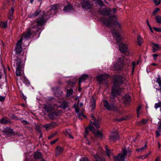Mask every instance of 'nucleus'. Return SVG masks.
Here are the masks:
<instances>
[{
	"label": "nucleus",
	"mask_w": 161,
	"mask_h": 161,
	"mask_svg": "<svg viewBox=\"0 0 161 161\" xmlns=\"http://www.w3.org/2000/svg\"><path fill=\"white\" fill-rule=\"evenodd\" d=\"M132 66H133V68H132V70H133V72L134 71V67L136 65V63L134 61H133L132 63Z\"/></svg>",
	"instance_id": "obj_51"
},
{
	"label": "nucleus",
	"mask_w": 161,
	"mask_h": 161,
	"mask_svg": "<svg viewBox=\"0 0 161 161\" xmlns=\"http://www.w3.org/2000/svg\"><path fill=\"white\" fill-rule=\"evenodd\" d=\"M80 4L82 8L85 10H88L93 8V4L90 0H81Z\"/></svg>",
	"instance_id": "obj_6"
},
{
	"label": "nucleus",
	"mask_w": 161,
	"mask_h": 161,
	"mask_svg": "<svg viewBox=\"0 0 161 161\" xmlns=\"http://www.w3.org/2000/svg\"><path fill=\"white\" fill-rule=\"evenodd\" d=\"M108 76L109 75H108L104 74L97 76L96 77V78L98 81L100 83H101L103 80L108 77Z\"/></svg>",
	"instance_id": "obj_14"
},
{
	"label": "nucleus",
	"mask_w": 161,
	"mask_h": 161,
	"mask_svg": "<svg viewBox=\"0 0 161 161\" xmlns=\"http://www.w3.org/2000/svg\"><path fill=\"white\" fill-rule=\"evenodd\" d=\"M92 120H90V130L93 133H94L95 136L100 139L103 137V135L102 133L98 130H96L93 127V125H94L97 128L99 127V119H96L93 115H91Z\"/></svg>",
	"instance_id": "obj_3"
},
{
	"label": "nucleus",
	"mask_w": 161,
	"mask_h": 161,
	"mask_svg": "<svg viewBox=\"0 0 161 161\" xmlns=\"http://www.w3.org/2000/svg\"><path fill=\"white\" fill-rule=\"evenodd\" d=\"M65 135L67 137L72 139H74V137L71 135V131L70 129H67L65 130Z\"/></svg>",
	"instance_id": "obj_22"
},
{
	"label": "nucleus",
	"mask_w": 161,
	"mask_h": 161,
	"mask_svg": "<svg viewBox=\"0 0 161 161\" xmlns=\"http://www.w3.org/2000/svg\"><path fill=\"white\" fill-rule=\"evenodd\" d=\"M64 151L63 148L59 146H58L56 148V156L60 155Z\"/></svg>",
	"instance_id": "obj_19"
},
{
	"label": "nucleus",
	"mask_w": 161,
	"mask_h": 161,
	"mask_svg": "<svg viewBox=\"0 0 161 161\" xmlns=\"http://www.w3.org/2000/svg\"><path fill=\"white\" fill-rule=\"evenodd\" d=\"M91 105L92 107V109H94L95 106V101L94 99H93V102L91 103Z\"/></svg>",
	"instance_id": "obj_40"
},
{
	"label": "nucleus",
	"mask_w": 161,
	"mask_h": 161,
	"mask_svg": "<svg viewBox=\"0 0 161 161\" xmlns=\"http://www.w3.org/2000/svg\"><path fill=\"white\" fill-rule=\"evenodd\" d=\"M41 12V11L40 10H39V9L37 10L30 17H36Z\"/></svg>",
	"instance_id": "obj_31"
},
{
	"label": "nucleus",
	"mask_w": 161,
	"mask_h": 161,
	"mask_svg": "<svg viewBox=\"0 0 161 161\" xmlns=\"http://www.w3.org/2000/svg\"><path fill=\"white\" fill-rule=\"evenodd\" d=\"M154 30H156V31L161 30V28H154Z\"/></svg>",
	"instance_id": "obj_63"
},
{
	"label": "nucleus",
	"mask_w": 161,
	"mask_h": 161,
	"mask_svg": "<svg viewBox=\"0 0 161 161\" xmlns=\"http://www.w3.org/2000/svg\"><path fill=\"white\" fill-rule=\"evenodd\" d=\"M161 107V102H159L158 103L155 104L154 107L156 109H157L159 107Z\"/></svg>",
	"instance_id": "obj_39"
},
{
	"label": "nucleus",
	"mask_w": 161,
	"mask_h": 161,
	"mask_svg": "<svg viewBox=\"0 0 161 161\" xmlns=\"http://www.w3.org/2000/svg\"><path fill=\"white\" fill-rule=\"evenodd\" d=\"M156 21L157 23H161V17L159 15L155 16Z\"/></svg>",
	"instance_id": "obj_36"
},
{
	"label": "nucleus",
	"mask_w": 161,
	"mask_h": 161,
	"mask_svg": "<svg viewBox=\"0 0 161 161\" xmlns=\"http://www.w3.org/2000/svg\"><path fill=\"white\" fill-rule=\"evenodd\" d=\"M73 91L72 89H69L67 90V96H71L73 93Z\"/></svg>",
	"instance_id": "obj_35"
},
{
	"label": "nucleus",
	"mask_w": 161,
	"mask_h": 161,
	"mask_svg": "<svg viewBox=\"0 0 161 161\" xmlns=\"http://www.w3.org/2000/svg\"><path fill=\"white\" fill-rule=\"evenodd\" d=\"M31 35V33L30 31H28L26 33L23 34L21 36V38L27 39L30 37Z\"/></svg>",
	"instance_id": "obj_20"
},
{
	"label": "nucleus",
	"mask_w": 161,
	"mask_h": 161,
	"mask_svg": "<svg viewBox=\"0 0 161 161\" xmlns=\"http://www.w3.org/2000/svg\"><path fill=\"white\" fill-rule=\"evenodd\" d=\"M125 120V119H123V118H121L120 119H116V120L119 122H120L122 120Z\"/></svg>",
	"instance_id": "obj_54"
},
{
	"label": "nucleus",
	"mask_w": 161,
	"mask_h": 161,
	"mask_svg": "<svg viewBox=\"0 0 161 161\" xmlns=\"http://www.w3.org/2000/svg\"><path fill=\"white\" fill-rule=\"evenodd\" d=\"M72 9L73 7L70 5H68L64 7V10L66 12H69Z\"/></svg>",
	"instance_id": "obj_23"
},
{
	"label": "nucleus",
	"mask_w": 161,
	"mask_h": 161,
	"mask_svg": "<svg viewBox=\"0 0 161 161\" xmlns=\"http://www.w3.org/2000/svg\"><path fill=\"white\" fill-rule=\"evenodd\" d=\"M94 157L95 158V160L94 161H104L102 158L98 156L97 155H94Z\"/></svg>",
	"instance_id": "obj_33"
},
{
	"label": "nucleus",
	"mask_w": 161,
	"mask_h": 161,
	"mask_svg": "<svg viewBox=\"0 0 161 161\" xmlns=\"http://www.w3.org/2000/svg\"><path fill=\"white\" fill-rule=\"evenodd\" d=\"M5 99V97L3 96H0V101H3Z\"/></svg>",
	"instance_id": "obj_47"
},
{
	"label": "nucleus",
	"mask_w": 161,
	"mask_h": 161,
	"mask_svg": "<svg viewBox=\"0 0 161 161\" xmlns=\"http://www.w3.org/2000/svg\"><path fill=\"white\" fill-rule=\"evenodd\" d=\"M119 51L122 53H125L127 51V45L123 42H120L119 43Z\"/></svg>",
	"instance_id": "obj_12"
},
{
	"label": "nucleus",
	"mask_w": 161,
	"mask_h": 161,
	"mask_svg": "<svg viewBox=\"0 0 161 161\" xmlns=\"http://www.w3.org/2000/svg\"><path fill=\"white\" fill-rule=\"evenodd\" d=\"M154 60H155L157 59V57L158 56V55L157 54H154L153 55Z\"/></svg>",
	"instance_id": "obj_50"
},
{
	"label": "nucleus",
	"mask_w": 161,
	"mask_h": 161,
	"mask_svg": "<svg viewBox=\"0 0 161 161\" xmlns=\"http://www.w3.org/2000/svg\"><path fill=\"white\" fill-rule=\"evenodd\" d=\"M148 121V120L147 119H143L142 121H141L139 122V125H141L142 124H145L147 123Z\"/></svg>",
	"instance_id": "obj_37"
},
{
	"label": "nucleus",
	"mask_w": 161,
	"mask_h": 161,
	"mask_svg": "<svg viewBox=\"0 0 161 161\" xmlns=\"http://www.w3.org/2000/svg\"><path fill=\"white\" fill-rule=\"evenodd\" d=\"M82 116H83V117H84V118H86V116L85 115H84L82 114H79V119H80V117Z\"/></svg>",
	"instance_id": "obj_57"
},
{
	"label": "nucleus",
	"mask_w": 161,
	"mask_h": 161,
	"mask_svg": "<svg viewBox=\"0 0 161 161\" xmlns=\"http://www.w3.org/2000/svg\"><path fill=\"white\" fill-rule=\"evenodd\" d=\"M158 130L161 131V123H160L158 126Z\"/></svg>",
	"instance_id": "obj_53"
},
{
	"label": "nucleus",
	"mask_w": 161,
	"mask_h": 161,
	"mask_svg": "<svg viewBox=\"0 0 161 161\" xmlns=\"http://www.w3.org/2000/svg\"><path fill=\"white\" fill-rule=\"evenodd\" d=\"M111 12V10L109 8H101L99 10L100 14L102 15L106 16L108 15Z\"/></svg>",
	"instance_id": "obj_10"
},
{
	"label": "nucleus",
	"mask_w": 161,
	"mask_h": 161,
	"mask_svg": "<svg viewBox=\"0 0 161 161\" xmlns=\"http://www.w3.org/2000/svg\"><path fill=\"white\" fill-rule=\"evenodd\" d=\"M147 25H148V26H149V29H150V30H152V29L151 26H150L149 24V23H148V20H147Z\"/></svg>",
	"instance_id": "obj_60"
},
{
	"label": "nucleus",
	"mask_w": 161,
	"mask_h": 161,
	"mask_svg": "<svg viewBox=\"0 0 161 161\" xmlns=\"http://www.w3.org/2000/svg\"><path fill=\"white\" fill-rule=\"evenodd\" d=\"M131 152L129 147H125L123 148L122 153H119L117 157H114V161H125V158L130 157Z\"/></svg>",
	"instance_id": "obj_4"
},
{
	"label": "nucleus",
	"mask_w": 161,
	"mask_h": 161,
	"mask_svg": "<svg viewBox=\"0 0 161 161\" xmlns=\"http://www.w3.org/2000/svg\"><path fill=\"white\" fill-rule=\"evenodd\" d=\"M160 131H159L158 130L156 131V137H158V136H160V134L159 133V132Z\"/></svg>",
	"instance_id": "obj_49"
},
{
	"label": "nucleus",
	"mask_w": 161,
	"mask_h": 161,
	"mask_svg": "<svg viewBox=\"0 0 161 161\" xmlns=\"http://www.w3.org/2000/svg\"><path fill=\"white\" fill-rule=\"evenodd\" d=\"M10 120L6 119L3 118L0 120V122L2 124H7L9 122Z\"/></svg>",
	"instance_id": "obj_27"
},
{
	"label": "nucleus",
	"mask_w": 161,
	"mask_h": 161,
	"mask_svg": "<svg viewBox=\"0 0 161 161\" xmlns=\"http://www.w3.org/2000/svg\"><path fill=\"white\" fill-rule=\"evenodd\" d=\"M107 146H106L105 147L106 149V151L107 153V155L109 157H110V155H111V152L107 148Z\"/></svg>",
	"instance_id": "obj_38"
},
{
	"label": "nucleus",
	"mask_w": 161,
	"mask_h": 161,
	"mask_svg": "<svg viewBox=\"0 0 161 161\" xmlns=\"http://www.w3.org/2000/svg\"><path fill=\"white\" fill-rule=\"evenodd\" d=\"M103 103L104 107L108 109L109 110H113L114 109V105L113 104H109L107 101L103 100Z\"/></svg>",
	"instance_id": "obj_13"
},
{
	"label": "nucleus",
	"mask_w": 161,
	"mask_h": 161,
	"mask_svg": "<svg viewBox=\"0 0 161 161\" xmlns=\"http://www.w3.org/2000/svg\"><path fill=\"white\" fill-rule=\"evenodd\" d=\"M119 139L117 132H113L110 136V140L113 142H115Z\"/></svg>",
	"instance_id": "obj_11"
},
{
	"label": "nucleus",
	"mask_w": 161,
	"mask_h": 161,
	"mask_svg": "<svg viewBox=\"0 0 161 161\" xmlns=\"http://www.w3.org/2000/svg\"><path fill=\"white\" fill-rule=\"evenodd\" d=\"M58 8V6L57 5H53L51 6L50 11L46 14L43 12L42 14H41L42 17H39L36 20L37 26H42L45 24L46 22V20L45 18H49L51 16V15L55 14Z\"/></svg>",
	"instance_id": "obj_1"
},
{
	"label": "nucleus",
	"mask_w": 161,
	"mask_h": 161,
	"mask_svg": "<svg viewBox=\"0 0 161 161\" xmlns=\"http://www.w3.org/2000/svg\"><path fill=\"white\" fill-rule=\"evenodd\" d=\"M53 114H50L48 115V116L50 119H52L53 118L52 117V116Z\"/></svg>",
	"instance_id": "obj_58"
},
{
	"label": "nucleus",
	"mask_w": 161,
	"mask_h": 161,
	"mask_svg": "<svg viewBox=\"0 0 161 161\" xmlns=\"http://www.w3.org/2000/svg\"><path fill=\"white\" fill-rule=\"evenodd\" d=\"M147 148V144L146 143L145 145L142 147L136 149V151L138 152H142L143 151L146 149Z\"/></svg>",
	"instance_id": "obj_25"
},
{
	"label": "nucleus",
	"mask_w": 161,
	"mask_h": 161,
	"mask_svg": "<svg viewBox=\"0 0 161 161\" xmlns=\"http://www.w3.org/2000/svg\"><path fill=\"white\" fill-rule=\"evenodd\" d=\"M68 103L65 101H63L61 102L59 107L65 109L68 107Z\"/></svg>",
	"instance_id": "obj_21"
},
{
	"label": "nucleus",
	"mask_w": 161,
	"mask_h": 161,
	"mask_svg": "<svg viewBox=\"0 0 161 161\" xmlns=\"http://www.w3.org/2000/svg\"><path fill=\"white\" fill-rule=\"evenodd\" d=\"M56 133H55V134H52L50 136L48 137V139H50L52 138L55 135Z\"/></svg>",
	"instance_id": "obj_56"
},
{
	"label": "nucleus",
	"mask_w": 161,
	"mask_h": 161,
	"mask_svg": "<svg viewBox=\"0 0 161 161\" xmlns=\"http://www.w3.org/2000/svg\"><path fill=\"white\" fill-rule=\"evenodd\" d=\"M116 17L113 15L109 17V19H105L103 21V23L108 26H111L115 24V21Z\"/></svg>",
	"instance_id": "obj_7"
},
{
	"label": "nucleus",
	"mask_w": 161,
	"mask_h": 161,
	"mask_svg": "<svg viewBox=\"0 0 161 161\" xmlns=\"http://www.w3.org/2000/svg\"><path fill=\"white\" fill-rule=\"evenodd\" d=\"M155 47L153 46V53L155 52L157 50V49H156L155 48Z\"/></svg>",
	"instance_id": "obj_62"
},
{
	"label": "nucleus",
	"mask_w": 161,
	"mask_h": 161,
	"mask_svg": "<svg viewBox=\"0 0 161 161\" xmlns=\"http://www.w3.org/2000/svg\"><path fill=\"white\" fill-rule=\"evenodd\" d=\"M153 2L155 3L156 5H157V3H158V0H153Z\"/></svg>",
	"instance_id": "obj_61"
},
{
	"label": "nucleus",
	"mask_w": 161,
	"mask_h": 161,
	"mask_svg": "<svg viewBox=\"0 0 161 161\" xmlns=\"http://www.w3.org/2000/svg\"><path fill=\"white\" fill-rule=\"evenodd\" d=\"M88 77V75L86 74H84L83 75L80 77V78L79 81V88L80 87V85L81 82L87 79Z\"/></svg>",
	"instance_id": "obj_15"
},
{
	"label": "nucleus",
	"mask_w": 161,
	"mask_h": 161,
	"mask_svg": "<svg viewBox=\"0 0 161 161\" xmlns=\"http://www.w3.org/2000/svg\"><path fill=\"white\" fill-rule=\"evenodd\" d=\"M80 161H89V160L86 158H82L80 159Z\"/></svg>",
	"instance_id": "obj_45"
},
{
	"label": "nucleus",
	"mask_w": 161,
	"mask_h": 161,
	"mask_svg": "<svg viewBox=\"0 0 161 161\" xmlns=\"http://www.w3.org/2000/svg\"><path fill=\"white\" fill-rule=\"evenodd\" d=\"M141 109V106H138V107L137 108L136 111L137 113L139 114L140 112V111Z\"/></svg>",
	"instance_id": "obj_48"
},
{
	"label": "nucleus",
	"mask_w": 161,
	"mask_h": 161,
	"mask_svg": "<svg viewBox=\"0 0 161 161\" xmlns=\"http://www.w3.org/2000/svg\"><path fill=\"white\" fill-rule=\"evenodd\" d=\"M137 38L138 40V44L139 46H140L141 45L142 43V38L139 35H138L137 36Z\"/></svg>",
	"instance_id": "obj_30"
},
{
	"label": "nucleus",
	"mask_w": 161,
	"mask_h": 161,
	"mask_svg": "<svg viewBox=\"0 0 161 161\" xmlns=\"http://www.w3.org/2000/svg\"><path fill=\"white\" fill-rule=\"evenodd\" d=\"M153 45L154 47H156L158 48H161V47H160V45H158V44L153 43Z\"/></svg>",
	"instance_id": "obj_44"
},
{
	"label": "nucleus",
	"mask_w": 161,
	"mask_h": 161,
	"mask_svg": "<svg viewBox=\"0 0 161 161\" xmlns=\"http://www.w3.org/2000/svg\"><path fill=\"white\" fill-rule=\"evenodd\" d=\"M74 108L75 109V112L77 113H78L79 112V110L78 108V107H77L76 106H74Z\"/></svg>",
	"instance_id": "obj_46"
},
{
	"label": "nucleus",
	"mask_w": 161,
	"mask_h": 161,
	"mask_svg": "<svg viewBox=\"0 0 161 161\" xmlns=\"http://www.w3.org/2000/svg\"><path fill=\"white\" fill-rule=\"evenodd\" d=\"M123 103L125 104H128L130 101V97L128 95H126L122 99Z\"/></svg>",
	"instance_id": "obj_17"
},
{
	"label": "nucleus",
	"mask_w": 161,
	"mask_h": 161,
	"mask_svg": "<svg viewBox=\"0 0 161 161\" xmlns=\"http://www.w3.org/2000/svg\"><path fill=\"white\" fill-rule=\"evenodd\" d=\"M44 108L47 112H50L53 110V107L50 104H47L44 105Z\"/></svg>",
	"instance_id": "obj_18"
},
{
	"label": "nucleus",
	"mask_w": 161,
	"mask_h": 161,
	"mask_svg": "<svg viewBox=\"0 0 161 161\" xmlns=\"http://www.w3.org/2000/svg\"><path fill=\"white\" fill-rule=\"evenodd\" d=\"M89 129H90V125L88 127H87L85 129V137H86V135H87V134L88 133V130H89Z\"/></svg>",
	"instance_id": "obj_43"
},
{
	"label": "nucleus",
	"mask_w": 161,
	"mask_h": 161,
	"mask_svg": "<svg viewBox=\"0 0 161 161\" xmlns=\"http://www.w3.org/2000/svg\"><path fill=\"white\" fill-rule=\"evenodd\" d=\"M17 68L18 69L21 68V60L19 59H17L16 60Z\"/></svg>",
	"instance_id": "obj_26"
},
{
	"label": "nucleus",
	"mask_w": 161,
	"mask_h": 161,
	"mask_svg": "<svg viewBox=\"0 0 161 161\" xmlns=\"http://www.w3.org/2000/svg\"><path fill=\"white\" fill-rule=\"evenodd\" d=\"M160 10V9L158 8H157L154 10L153 12V15L156 14Z\"/></svg>",
	"instance_id": "obj_42"
},
{
	"label": "nucleus",
	"mask_w": 161,
	"mask_h": 161,
	"mask_svg": "<svg viewBox=\"0 0 161 161\" xmlns=\"http://www.w3.org/2000/svg\"><path fill=\"white\" fill-rule=\"evenodd\" d=\"M14 9L12 8L11 9V10L9 12V14H10V17H9V19H11V18L12 17V16L13 15V13H14Z\"/></svg>",
	"instance_id": "obj_41"
},
{
	"label": "nucleus",
	"mask_w": 161,
	"mask_h": 161,
	"mask_svg": "<svg viewBox=\"0 0 161 161\" xmlns=\"http://www.w3.org/2000/svg\"><path fill=\"white\" fill-rule=\"evenodd\" d=\"M23 38H21L18 41L16 45L15 52L16 54H20L22 51V42Z\"/></svg>",
	"instance_id": "obj_8"
},
{
	"label": "nucleus",
	"mask_w": 161,
	"mask_h": 161,
	"mask_svg": "<svg viewBox=\"0 0 161 161\" xmlns=\"http://www.w3.org/2000/svg\"><path fill=\"white\" fill-rule=\"evenodd\" d=\"M7 22L0 21V27L3 28H5L7 27Z\"/></svg>",
	"instance_id": "obj_29"
},
{
	"label": "nucleus",
	"mask_w": 161,
	"mask_h": 161,
	"mask_svg": "<svg viewBox=\"0 0 161 161\" xmlns=\"http://www.w3.org/2000/svg\"><path fill=\"white\" fill-rule=\"evenodd\" d=\"M125 78L120 75L115 76L114 82V86L112 87L111 95L114 97L119 94L121 90L119 86L125 81Z\"/></svg>",
	"instance_id": "obj_2"
},
{
	"label": "nucleus",
	"mask_w": 161,
	"mask_h": 161,
	"mask_svg": "<svg viewBox=\"0 0 161 161\" xmlns=\"http://www.w3.org/2000/svg\"><path fill=\"white\" fill-rule=\"evenodd\" d=\"M111 33L113 37L116 40L117 43L122 39L118 31H111Z\"/></svg>",
	"instance_id": "obj_9"
},
{
	"label": "nucleus",
	"mask_w": 161,
	"mask_h": 161,
	"mask_svg": "<svg viewBox=\"0 0 161 161\" xmlns=\"http://www.w3.org/2000/svg\"><path fill=\"white\" fill-rule=\"evenodd\" d=\"M161 3V0H159L158 1V3H157V5H159Z\"/></svg>",
	"instance_id": "obj_64"
},
{
	"label": "nucleus",
	"mask_w": 161,
	"mask_h": 161,
	"mask_svg": "<svg viewBox=\"0 0 161 161\" xmlns=\"http://www.w3.org/2000/svg\"><path fill=\"white\" fill-rule=\"evenodd\" d=\"M91 152L94 155H97V153L96 154H94V153H95L96 152V151L94 150H92L91 151Z\"/></svg>",
	"instance_id": "obj_55"
},
{
	"label": "nucleus",
	"mask_w": 161,
	"mask_h": 161,
	"mask_svg": "<svg viewBox=\"0 0 161 161\" xmlns=\"http://www.w3.org/2000/svg\"><path fill=\"white\" fill-rule=\"evenodd\" d=\"M156 82L158 84L159 87V90L161 92V80L160 78L159 77L157 79Z\"/></svg>",
	"instance_id": "obj_34"
},
{
	"label": "nucleus",
	"mask_w": 161,
	"mask_h": 161,
	"mask_svg": "<svg viewBox=\"0 0 161 161\" xmlns=\"http://www.w3.org/2000/svg\"><path fill=\"white\" fill-rule=\"evenodd\" d=\"M57 124L55 122L46 124L44 126V127L46 129L53 128L57 126Z\"/></svg>",
	"instance_id": "obj_16"
},
{
	"label": "nucleus",
	"mask_w": 161,
	"mask_h": 161,
	"mask_svg": "<svg viewBox=\"0 0 161 161\" xmlns=\"http://www.w3.org/2000/svg\"><path fill=\"white\" fill-rule=\"evenodd\" d=\"M125 64V59L123 56L119 58L116 63L114 65V69L116 70H121Z\"/></svg>",
	"instance_id": "obj_5"
},
{
	"label": "nucleus",
	"mask_w": 161,
	"mask_h": 161,
	"mask_svg": "<svg viewBox=\"0 0 161 161\" xmlns=\"http://www.w3.org/2000/svg\"><path fill=\"white\" fill-rule=\"evenodd\" d=\"M21 68H16V74L17 76H21L22 75V70Z\"/></svg>",
	"instance_id": "obj_28"
},
{
	"label": "nucleus",
	"mask_w": 161,
	"mask_h": 161,
	"mask_svg": "<svg viewBox=\"0 0 161 161\" xmlns=\"http://www.w3.org/2000/svg\"><path fill=\"white\" fill-rule=\"evenodd\" d=\"M22 123L24 124H28V122L26 121H25V120H23L22 121Z\"/></svg>",
	"instance_id": "obj_59"
},
{
	"label": "nucleus",
	"mask_w": 161,
	"mask_h": 161,
	"mask_svg": "<svg viewBox=\"0 0 161 161\" xmlns=\"http://www.w3.org/2000/svg\"><path fill=\"white\" fill-rule=\"evenodd\" d=\"M97 4H98L101 6H103V3L102 0H93Z\"/></svg>",
	"instance_id": "obj_32"
},
{
	"label": "nucleus",
	"mask_w": 161,
	"mask_h": 161,
	"mask_svg": "<svg viewBox=\"0 0 161 161\" xmlns=\"http://www.w3.org/2000/svg\"><path fill=\"white\" fill-rule=\"evenodd\" d=\"M42 157V154L41 153L38 152H35L34 153V158L36 159L40 158Z\"/></svg>",
	"instance_id": "obj_24"
},
{
	"label": "nucleus",
	"mask_w": 161,
	"mask_h": 161,
	"mask_svg": "<svg viewBox=\"0 0 161 161\" xmlns=\"http://www.w3.org/2000/svg\"><path fill=\"white\" fill-rule=\"evenodd\" d=\"M58 140V139H56L54 140L53 141H51V144H53L55 143Z\"/></svg>",
	"instance_id": "obj_52"
}]
</instances>
